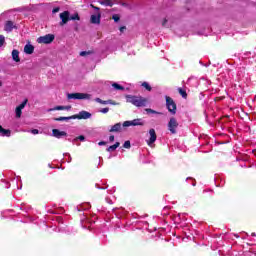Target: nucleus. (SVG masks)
<instances>
[{"label":"nucleus","instance_id":"f257e3e1","mask_svg":"<svg viewBox=\"0 0 256 256\" xmlns=\"http://www.w3.org/2000/svg\"><path fill=\"white\" fill-rule=\"evenodd\" d=\"M126 102L137 108H144L148 105L149 100L142 96L126 95Z\"/></svg>","mask_w":256,"mask_h":256},{"label":"nucleus","instance_id":"f03ea898","mask_svg":"<svg viewBox=\"0 0 256 256\" xmlns=\"http://www.w3.org/2000/svg\"><path fill=\"white\" fill-rule=\"evenodd\" d=\"M60 17V27H63L70 21H81V17L79 16V13H75L73 15H70V12L64 11L59 14Z\"/></svg>","mask_w":256,"mask_h":256},{"label":"nucleus","instance_id":"7ed1b4c3","mask_svg":"<svg viewBox=\"0 0 256 256\" xmlns=\"http://www.w3.org/2000/svg\"><path fill=\"white\" fill-rule=\"evenodd\" d=\"M166 108L168 109L169 114H177V104L175 103L173 98L169 96H166Z\"/></svg>","mask_w":256,"mask_h":256},{"label":"nucleus","instance_id":"20e7f679","mask_svg":"<svg viewBox=\"0 0 256 256\" xmlns=\"http://www.w3.org/2000/svg\"><path fill=\"white\" fill-rule=\"evenodd\" d=\"M53 40H55V36L53 34H46L44 36L37 38V43L48 45L52 44Z\"/></svg>","mask_w":256,"mask_h":256},{"label":"nucleus","instance_id":"39448f33","mask_svg":"<svg viewBox=\"0 0 256 256\" xmlns=\"http://www.w3.org/2000/svg\"><path fill=\"white\" fill-rule=\"evenodd\" d=\"M91 95L86 93H70L68 94V99H75V100H90Z\"/></svg>","mask_w":256,"mask_h":256},{"label":"nucleus","instance_id":"423d86ee","mask_svg":"<svg viewBox=\"0 0 256 256\" xmlns=\"http://www.w3.org/2000/svg\"><path fill=\"white\" fill-rule=\"evenodd\" d=\"M178 122L175 117L169 118L168 130L171 134H177Z\"/></svg>","mask_w":256,"mask_h":256},{"label":"nucleus","instance_id":"0eeeda50","mask_svg":"<svg viewBox=\"0 0 256 256\" xmlns=\"http://www.w3.org/2000/svg\"><path fill=\"white\" fill-rule=\"evenodd\" d=\"M70 117L77 120H88L91 118V113L88 111H80L79 114L71 115Z\"/></svg>","mask_w":256,"mask_h":256},{"label":"nucleus","instance_id":"6e6552de","mask_svg":"<svg viewBox=\"0 0 256 256\" xmlns=\"http://www.w3.org/2000/svg\"><path fill=\"white\" fill-rule=\"evenodd\" d=\"M122 126L124 127H129V126H144V122H142V120L140 118H137L135 120L132 121H124L122 123Z\"/></svg>","mask_w":256,"mask_h":256},{"label":"nucleus","instance_id":"1a4fd4ad","mask_svg":"<svg viewBox=\"0 0 256 256\" xmlns=\"http://www.w3.org/2000/svg\"><path fill=\"white\" fill-rule=\"evenodd\" d=\"M157 141V133L155 132V129L151 128L149 129V140H148V146L153 145Z\"/></svg>","mask_w":256,"mask_h":256},{"label":"nucleus","instance_id":"9d476101","mask_svg":"<svg viewBox=\"0 0 256 256\" xmlns=\"http://www.w3.org/2000/svg\"><path fill=\"white\" fill-rule=\"evenodd\" d=\"M52 136L57 138V139H61L63 137H67L68 134L64 131L59 130V129H53L52 130Z\"/></svg>","mask_w":256,"mask_h":256},{"label":"nucleus","instance_id":"9b49d317","mask_svg":"<svg viewBox=\"0 0 256 256\" xmlns=\"http://www.w3.org/2000/svg\"><path fill=\"white\" fill-rule=\"evenodd\" d=\"M91 24H101V12H97V15H91Z\"/></svg>","mask_w":256,"mask_h":256},{"label":"nucleus","instance_id":"f8f14e48","mask_svg":"<svg viewBox=\"0 0 256 256\" xmlns=\"http://www.w3.org/2000/svg\"><path fill=\"white\" fill-rule=\"evenodd\" d=\"M95 102L99 103V104H102V105H119L118 102H115L113 100H101V98H95Z\"/></svg>","mask_w":256,"mask_h":256},{"label":"nucleus","instance_id":"ddd939ff","mask_svg":"<svg viewBox=\"0 0 256 256\" xmlns=\"http://www.w3.org/2000/svg\"><path fill=\"white\" fill-rule=\"evenodd\" d=\"M15 29V25H13V21H6L4 23V31L10 33Z\"/></svg>","mask_w":256,"mask_h":256},{"label":"nucleus","instance_id":"4468645a","mask_svg":"<svg viewBox=\"0 0 256 256\" xmlns=\"http://www.w3.org/2000/svg\"><path fill=\"white\" fill-rule=\"evenodd\" d=\"M122 127H124L121 123H117L111 126L110 133H121Z\"/></svg>","mask_w":256,"mask_h":256},{"label":"nucleus","instance_id":"2eb2a0df","mask_svg":"<svg viewBox=\"0 0 256 256\" xmlns=\"http://www.w3.org/2000/svg\"><path fill=\"white\" fill-rule=\"evenodd\" d=\"M33 50H34L33 45L28 44L24 46V53H26L27 55H32Z\"/></svg>","mask_w":256,"mask_h":256},{"label":"nucleus","instance_id":"dca6fc26","mask_svg":"<svg viewBox=\"0 0 256 256\" xmlns=\"http://www.w3.org/2000/svg\"><path fill=\"white\" fill-rule=\"evenodd\" d=\"M12 60L15 62H21V58H19L18 50H12Z\"/></svg>","mask_w":256,"mask_h":256},{"label":"nucleus","instance_id":"f3484780","mask_svg":"<svg viewBox=\"0 0 256 256\" xmlns=\"http://www.w3.org/2000/svg\"><path fill=\"white\" fill-rule=\"evenodd\" d=\"M119 146H121V143L115 142V144H113L112 146L108 147V149H106V151L114 152L115 150H117V148H119Z\"/></svg>","mask_w":256,"mask_h":256},{"label":"nucleus","instance_id":"a211bd4d","mask_svg":"<svg viewBox=\"0 0 256 256\" xmlns=\"http://www.w3.org/2000/svg\"><path fill=\"white\" fill-rule=\"evenodd\" d=\"M99 4L106 7H113L111 0H100Z\"/></svg>","mask_w":256,"mask_h":256},{"label":"nucleus","instance_id":"6ab92c4d","mask_svg":"<svg viewBox=\"0 0 256 256\" xmlns=\"http://www.w3.org/2000/svg\"><path fill=\"white\" fill-rule=\"evenodd\" d=\"M93 54H95V51H93V50L81 51V52L79 53L80 57H87V56L93 55Z\"/></svg>","mask_w":256,"mask_h":256},{"label":"nucleus","instance_id":"aec40b11","mask_svg":"<svg viewBox=\"0 0 256 256\" xmlns=\"http://www.w3.org/2000/svg\"><path fill=\"white\" fill-rule=\"evenodd\" d=\"M72 119H76L72 116H69V117H57L53 120L57 121V122H62V121H69V120H72Z\"/></svg>","mask_w":256,"mask_h":256},{"label":"nucleus","instance_id":"412c9836","mask_svg":"<svg viewBox=\"0 0 256 256\" xmlns=\"http://www.w3.org/2000/svg\"><path fill=\"white\" fill-rule=\"evenodd\" d=\"M0 133L3 134V136H6V137H10V135H11V131L10 130H6L1 125H0Z\"/></svg>","mask_w":256,"mask_h":256},{"label":"nucleus","instance_id":"4be33fe9","mask_svg":"<svg viewBox=\"0 0 256 256\" xmlns=\"http://www.w3.org/2000/svg\"><path fill=\"white\" fill-rule=\"evenodd\" d=\"M178 91V94H180V96L184 99H187V93H186V90L182 89V88H178L177 89Z\"/></svg>","mask_w":256,"mask_h":256},{"label":"nucleus","instance_id":"5701e85b","mask_svg":"<svg viewBox=\"0 0 256 256\" xmlns=\"http://www.w3.org/2000/svg\"><path fill=\"white\" fill-rule=\"evenodd\" d=\"M27 103H28V99H24V101H22V103L19 104V106H17V108H15V110H23L24 107H26Z\"/></svg>","mask_w":256,"mask_h":256},{"label":"nucleus","instance_id":"b1692460","mask_svg":"<svg viewBox=\"0 0 256 256\" xmlns=\"http://www.w3.org/2000/svg\"><path fill=\"white\" fill-rule=\"evenodd\" d=\"M111 87L115 88V90H118V91H124V87L119 85L118 83L111 84Z\"/></svg>","mask_w":256,"mask_h":256},{"label":"nucleus","instance_id":"393cba45","mask_svg":"<svg viewBox=\"0 0 256 256\" xmlns=\"http://www.w3.org/2000/svg\"><path fill=\"white\" fill-rule=\"evenodd\" d=\"M22 114H23V109H15V117H17V119L21 118Z\"/></svg>","mask_w":256,"mask_h":256},{"label":"nucleus","instance_id":"a878e982","mask_svg":"<svg viewBox=\"0 0 256 256\" xmlns=\"http://www.w3.org/2000/svg\"><path fill=\"white\" fill-rule=\"evenodd\" d=\"M142 87H144L146 91L151 92V86L149 85L148 82H142Z\"/></svg>","mask_w":256,"mask_h":256},{"label":"nucleus","instance_id":"bb28decb","mask_svg":"<svg viewBox=\"0 0 256 256\" xmlns=\"http://www.w3.org/2000/svg\"><path fill=\"white\" fill-rule=\"evenodd\" d=\"M146 113L148 114H158V115H161L162 113L158 112V111H155L153 109H145Z\"/></svg>","mask_w":256,"mask_h":256},{"label":"nucleus","instance_id":"cd10ccee","mask_svg":"<svg viewBox=\"0 0 256 256\" xmlns=\"http://www.w3.org/2000/svg\"><path fill=\"white\" fill-rule=\"evenodd\" d=\"M64 106H55V108L50 109V111H63Z\"/></svg>","mask_w":256,"mask_h":256},{"label":"nucleus","instance_id":"c85d7f7f","mask_svg":"<svg viewBox=\"0 0 256 256\" xmlns=\"http://www.w3.org/2000/svg\"><path fill=\"white\" fill-rule=\"evenodd\" d=\"M5 45V36L0 35V47H3Z\"/></svg>","mask_w":256,"mask_h":256},{"label":"nucleus","instance_id":"c756f323","mask_svg":"<svg viewBox=\"0 0 256 256\" xmlns=\"http://www.w3.org/2000/svg\"><path fill=\"white\" fill-rule=\"evenodd\" d=\"M84 140H85L84 136L80 135L79 137H75V138L73 139V142L84 141Z\"/></svg>","mask_w":256,"mask_h":256},{"label":"nucleus","instance_id":"7c9ffc66","mask_svg":"<svg viewBox=\"0 0 256 256\" xmlns=\"http://www.w3.org/2000/svg\"><path fill=\"white\" fill-rule=\"evenodd\" d=\"M122 147H124V149H129V148H131V143L129 141H126V142H124Z\"/></svg>","mask_w":256,"mask_h":256},{"label":"nucleus","instance_id":"2f4dec72","mask_svg":"<svg viewBox=\"0 0 256 256\" xmlns=\"http://www.w3.org/2000/svg\"><path fill=\"white\" fill-rule=\"evenodd\" d=\"M112 19L114 22H119L121 20V17H119V15L115 14L112 16Z\"/></svg>","mask_w":256,"mask_h":256},{"label":"nucleus","instance_id":"473e14b6","mask_svg":"<svg viewBox=\"0 0 256 256\" xmlns=\"http://www.w3.org/2000/svg\"><path fill=\"white\" fill-rule=\"evenodd\" d=\"M110 111V108H102L100 109V113L107 114Z\"/></svg>","mask_w":256,"mask_h":256},{"label":"nucleus","instance_id":"72a5a7b5","mask_svg":"<svg viewBox=\"0 0 256 256\" xmlns=\"http://www.w3.org/2000/svg\"><path fill=\"white\" fill-rule=\"evenodd\" d=\"M90 7L93 8L95 11H100L101 10V8H99V7H97L93 4H90Z\"/></svg>","mask_w":256,"mask_h":256},{"label":"nucleus","instance_id":"f704fd0d","mask_svg":"<svg viewBox=\"0 0 256 256\" xmlns=\"http://www.w3.org/2000/svg\"><path fill=\"white\" fill-rule=\"evenodd\" d=\"M30 133H32L33 135H38V134H39V130H37V129H32V130L30 131Z\"/></svg>","mask_w":256,"mask_h":256},{"label":"nucleus","instance_id":"c9c22d12","mask_svg":"<svg viewBox=\"0 0 256 256\" xmlns=\"http://www.w3.org/2000/svg\"><path fill=\"white\" fill-rule=\"evenodd\" d=\"M168 23V19H164L162 21V27H166V24Z\"/></svg>","mask_w":256,"mask_h":256},{"label":"nucleus","instance_id":"e433bc0d","mask_svg":"<svg viewBox=\"0 0 256 256\" xmlns=\"http://www.w3.org/2000/svg\"><path fill=\"white\" fill-rule=\"evenodd\" d=\"M118 30H120V33H124V30H126V26H121Z\"/></svg>","mask_w":256,"mask_h":256},{"label":"nucleus","instance_id":"4c0bfd02","mask_svg":"<svg viewBox=\"0 0 256 256\" xmlns=\"http://www.w3.org/2000/svg\"><path fill=\"white\" fill-rule=\"evenodd\" d=\"M106 144H107V143H106L105 141H100V142H99V146H106Z\"/></svg>","mask_w":256,"mask_h":256},{"label":"nucleus","instance_id":"58836bf2","mask_svg":"<svg viewBox=\"0 0 256 256\" xmlns=\"http://www.w3.org/2000/svg\"><path fill=\"white\" fill-rule=\"evenodd\" d=\"M57 12H59V8H53L52 13H57Z\"/></svg>","mask_w":256,"mask_h":256},{"label":"nucleus","instance_id":"ea45409f","mask_svg":"<svg viewBox=\"0 0 256 256\" xmlns=\"http://www.w3.org/2000/svg\"><path fill=\"white\" fill-rule=\"evenodd\" d=\"M113 141H115V136L111 135L110 136V142H113Z\"/></svg>","mask_w":256,"mask_h":256},{"label":"nucleus","instance_id":"a19ab883","mask_svg":"<svg viewBox=\"0 0 256 256\" xmlns=\"http://www.w3.org/2000/svg\"><path fill=\"white\" fill-rule=\"evenodd\" d=\"M71 109V106L68 105V106H64V110H70Z\"/></svg>","mask_w":256,"mask_h":256},{"label":"nucleus","instance_id":"79ce46f5","mask_svg":"<svg viewBox=\"0 0 256 256\" xmlns=\"http://www.w3.org/2000/svg\"><path fill=\"white\" fill-rule=\"evenodd\" d=\"M3 86V83L2 82H0V87H2Z\"/></svg>","mask_w":256,"mask_h":256},{"label":"nucleus","instance_id":"37998d69","mask_svg":"<svg viewBox=\"0 0 256 256\" xmlns=\"http://www.w3.org/2000/svg\"><path fill=\"white\" fill-rule=\"evenodd\" d=\"M253 236H255V233H253Z\"/></svg>","mask_w":256,"mask_h":256}]
</instances>
